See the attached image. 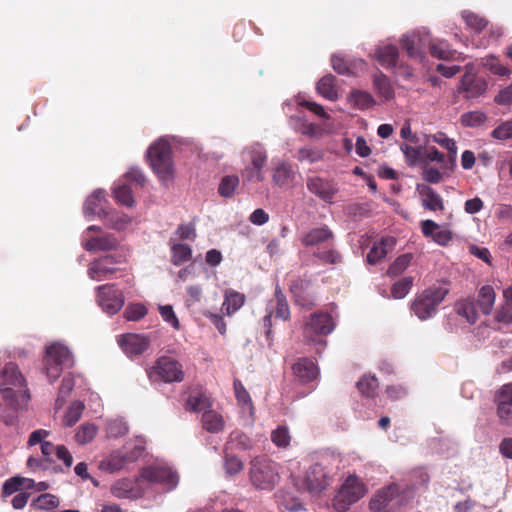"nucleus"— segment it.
Returning a JSON list of instances; mask_svg holds the SVG:
<instances>
[{
    "label": "nucleus",
    "mask_w": 512,
    "mask_h": 512,
    "mask_svg": "<svg viewBox=\"0 0 512 512\" xmlns=\"http://www.w3.org/2000/svg\"><path fill=\"white\" fill-rule=\"evenodd\" d=\"M245 303V295L232 289L224 292V301L222 303V312L225 315H232L238 311Z\"/></svg>",
    "instance_id": "nucleus-31"
},
{
    "label": "nucleus",
    "mask_w": 512,
    "mask_h": 512,
    "mask_svg": "<svg viewBox=\"0 0 512 512\" xmlns=\"http://www.w3.org/2000/svg\"><path fill=\"white\" fill-rule=\"evenodd\" d=\"M74 385H75V381H74L72 375L69 374L62 379V382H61V385H60V388L58 391V396L56 399V405L58 408H60L63 405L65 398L72 391Z\"/></svg>",
    "instance_id": "nucleus-61"
},
{
    "label": "nucleus",
    "mask_w": 512,
    "mask_h": 512,
    "mask_svg": "<svg viewBox=\"0 0 512 512\" xmlns=\"http://www.w3.org/2000/svg\"><path fill=\"white\" fill-rule=\"evenodd\" d=\"M487 84L483 79L476 75L475 67L472 63L465 65V73L462 76L458 92L463 93L465 98H477L485 93Z\"/></svg>",
    "instance_id": "nucleus-18"
},
{
    "label": "nucleus",
    "mask_w": 512,
    "mask_h": 512,
    "mask_svg": "<svg viewBox=\"0 0 512 512\" xmlns=\"http://www.w3.org/2000/svg\"><path fill=\"white\" fill-rule=\"evenodd\" d=\"M84 410V404L81 401H74L66 411L64 417H63V424L67 427L73 426L75 423H77L83 413Z\"/></svg>",
    "instance_id": "nucleus-49"
},
{
    "label": "nucleus",
    "mask_w": 512,
    "mask_h": 512,
    "mask_svg": "<svg viewBox=\"0 0 512 512\" xmlns=\"http://www.w3.org/2000/svg\"><path fill=\"white\" fill-rule=\"evenodd\" d=\"M394 245L395 239L393 237H383L380 241L375 242L367 254L368 263L375 264L383 259L388 253V248L391 249Z\"/></svg>",
    "instance_id": "nucleus-33"
},
{
    "label": "nucleus",
    "mask_w": 512,
    "mask_h": 512,
    "mask_svg": "<svg viewBox=\"0 0 512 512\" xmlns=\"http://www.w3.org/2000/svg\"><path fill=\"white\" fill-rule=\"evenodd\" d=\"M34 485L35 481L30 478L20 476L12 477L4 482L2 487L3 495L10 496L22 489H32Z\"/></svg>",
    "instance_id": "nucleus-39"
},
{
    "label": "nucleus",
    "mask_w": 512,
    "mask_h": 512,
    "mask_svg": "<svg viewBox=\"0 0 512 512\" xmlns=\"http://www.w3.org/2000/svg\"><path fill=\"white\" fill-rule=\"evenodd\" d=\"M413 284L412 277H404L393 284L391 293L394 299L404 298L410 291Z\"/></svg>",
    "instance_id": "nucleus-58"
},
{
    "label": "nucleus",
    "mask_w": 512,
    "mask_h": 512,
    "mask_svg": "<svg viewBox=\"0 0 512 512\" xmlns=\"http://www.w3.org/2000/svg\"><path fill=\"white\" fill-rule=\"evenodd\" d=\"M49 434L50 432L47 430L38 429L31 433L28 440V445L30 446H34L38 443L41 444L42 460L47 464L54 461V453L57 447V445L44 440Z\"/></svg>",
    "instance_id": "nucleus-27"
},
{
    "label": "nucleus",
    "mask_w": 512,
    "mask_h": 512,
    "mask_svg": "<svg viewBox=\"0 0 512 512\" xmlns=\"http://www.w3.org/2000/svg\"><path fill=\"white\" fill-rule=\"evenodd\" d=\"M417 191L421 197L422 206L430 211L444 209L443 199L433 188L425 184H418Z\"/></svg>",
    "instance_id": "nucleus-28"
},
{
    "label": "nucleus",
    "mask_w": 512,
    "mask_h": 512,
    "mask_svg": "<svg viewBox=\"0 0 512 512\" xmlns=\"http://www.w3.org/2000/svg\"><path fill=\"white\" fill-rule=\"evenodd\" d=\"M296 159L299 162H308L313 164L323 159V152L316 148L302 147L297 151Z\"/></svg>",
    "instance_id": "nucleus-50"
},
{
    "label": "nucleus",
    "mask_w": 512,
    "mask_h": 512,
    "mask_svg": "<svg viewBox=\"0 0 512 512\" xmlns=\"http://www.w3.org/2000/svg\"><path fill=\"white\" fill-rule=\"evenodd\" d=\"M298 171L294 165L281 158H274L271 167V181L274 186L287 189L295 185Z\"/></svg>",
    "instance_id": "nucleus-15"
},
{
    "label": "nucleus",
    "mask_w": 512,
    "mask_h": 512,
    "mask_svg": "<svg viewBox=\"0 0 512 512\" xmlns=\"http://www.w3.org/2000/svg\"><path fill=\"white\" fill-rule=\"evenodd\" d=\"M117 343L128 357H134L148 349L150 338L145 334L126 333L117 337Z\"/></svg>",
    "instance_id": "nucleus-19"
},
{
    "label": "nucleus",
    "mask_w": 512,
    "mask_h": 512,
    "mask_svg": "<svg viewBox=\"0 0 512 512\" xmlns=\"http://www.w3.org/2000/svg\"><path fill=\"white\" fill-rule=\"evenodd\" d=\"M373 82L375 88L382 97L385 99H390L393 96L394 92L390 85L389 79L383 73H377L374 76Z\"/></svg>",
    "instance_id": "nucleus-53"
},
{
    "label": "nucleus",
    "mask_w": 512,
    "mask_h": 512,
    "mask_svg": "<svg viewBox=\"0 0 512 512\" xmlns=\"http://www.w3.org/2000/svg\"><path fill=\"white\" fill-rule=\"evenodd\" d=\"M101 228L99 226H89L83 234V246L89 252L96 251H109L113 250L117 247L118 241L117 239L111 235H104L101 237H91L88 238V233L90 231H100Z\"/></svg>",
    "instance_id": "nucleus-22"
},
{
    "label": "nucleus",
    "mask_w": 512,
    "mask_h": 512,
    "mask_svg": "<svg viewBox=\"0 0 512 512\" xmlns=\"http://www.w3.org/2000/svg\"><path fill=\"white\" fill-rule=\"evenodd\" d=\"M492 137L497 140H508L512 138V120L505 121L497 126L491 133Z\"/></svg>",
    "instance_id": "nucleus-64"
},
{
    "label": "nucleus",
    "mask_w": 512,
    "mask_h": 512,
    "mask_svg": "<svg viewBox=\"0 0 512 512\" xmlns=\"http://www.w3.org/2000/svg\"><path fill=\"white\" fill-rule=\"evenodd\" d=\"M413 259V255L411 253H406L400 255L389 267L388 274L390 276H397L404 272L408 266L410 265Z\"/></svg>",
    "instance_id": "nucleus-56"
},
{
    "label": "nucleus",
    "mask_w": 512,
    "mask_h": 512,
    "mask_svg": "<svg viewBox=\"0 0 512 512\" xmlns=\"http://www.w3.org/2000/svg\"><path fill=\"white\" fill-rule=\"evenodd\" d=\"M306 187L311 194L327 204L334 203V199L339 191L337 183L318 175L308 176Z\"/></svg>",
    "instance_id": "nucleus-17"
},
{
    "label": "nucleus",
    "mask_w": 512,
    "mask_h": 512,
    "mask_svg": "<svg viewBox=\"0 0 512 512\" xmlns=\"http://www.w3.org/2000/svg\"><path fill=\"white\" fill-rule=\"evenodd\" d=\"M400 149L403 152L408 164L412 166L418 164L423 156L421 146L413 147L407 143H403L400 145Z\"/></svg>",
    "instance_id": "nucleus-59"
},
{
    "label": "nucleus",
    "mask_w": 512,
    "mask_h": 512,
    "mask_svg": "<svg viewBox=\"0 0 512 512\" xmlns=\"http://www.w3.org/2000/svg\"><path fill=\"white\" fill-rule=\"evenodd\" d=\"M432 141L444 149L448 150L450 157L454 160L457 156V146L454 139L449 138L445 133L443 132H437L432 135H424V144L428 145L429 142Z\"/></svg>",
    "instance_id": "nucleus-38"
},
{
    "label": "nucleus",
    "mask_w": 512,
    "mask_h": 512,
    "mask_svg": "<svg viewBox=\"0 0 512 512\" xmlns=\"http://www.w3.org/2000/svg\"><path fill=\"white\" fill-rule=\"evenodd\" d=\"M401 489L399 485L393 483L378 490L371 498L369 507L373 512H391L390 503L399 495Z\"/></svg>",
    "instance_id": "nucleus-24"
},
{
    "label": "nucleus",
    "mask_w": 512,
    "mask_h": 512,
    "mask_svg": "<svg viewBox=\"0 0 512 512\" xmlns=\"http://www.w3.org/2000/svg\"><path fill=\"white\" fill-rule=\"evenodd\" d=\"M239 184L240 179L236 174L226 175L219 182L218 193L223 198H231L234 196Z\"/></svg>",
    "instance_id": "nucleus-45"
},
{
    "label": "nucleus",
    "mask_w": 512,
    "mask_h": 512,
    "mask_svg": "<svg viewBox=\"0 0 512 512\" xmlns=\"http://www.w3.org/2000/svg\"><path fill=\"white\" fill-rule=\"evenodd\" d=\"M428 48L430 54L438 59L448 60L454 57L455 50L451 49L445 40L429 39Z\"/></svg>",
    "instance_id": "nucleus-40"
},
{
    "label": "nucleus",
    "mask_w": 512,
    "mask_h": 512,
    "mask_svg": "<svg viewBox=\"0 0 512 512\" xmlns=\"http://www.w3.org/2000/svg\"><path fill=\"white\" fill-rule=\"evenodd\" d=\"M234 391L236 399L241 406L242 413H247L252 419L254 415V407L248 391L245 389L240 380H234Z\"/></svg>",
    "instance_id": "nucleus-37"
},
{
    "label": "nucleus",
    "mask_w": 512,
    "mask_h": 512,
    "mask_svg": "<svg viewBox=\"0 0 512 512\" xmlns=\"http://www.w3.org/2000/svg\"><path fill=\"white\" fill-rule=\"evenodd\" d=\"M252 447L253 440L242 431L236 430L230 433L225 445V451L249 450Z\"/></svg>",
    "instance_id": "nucleus-35"
},
{
    "label": "nucleus",
    "mask_w": 512,
    "mask_h": 512,
    "mask_svg": "<svg viewBox=\"0 0 512 512\" xmlns=\"http://www.w3.org/2000/svg\"><path fill=\"white\" fill-rule=\"evenodd\" d=\"M201 423L203 428L209 433H219L225 427V421L222 415L212 409L204 411Z\"/></svg>",
    "instance_id": "nucleus-34"
},
{
    "label": "nucleus",
    "mask_w": 512,
    "mask_h": 512,
    "mask_svg": "<svg viewBox=\"0 0 512 512\" xmlns=\"http://www.w3.org/2000/svg\"><path fill=\"white\" fill-rule=\"evenodd\" d=\"M130 464L126 449L115 450L99 462V469L107 473H115Z\"/></svg>",
    "instance_id": "nucleus-26"
},
{
    "label": "nucleus",
    "mask_w": 512,
    "mask_h": 512,
    "mask_svg": "<svg viewBox=\"0 0 512 512\" xmlns=\"http://www.w3.org/2000/svg\"><path fill=\"white\" fill-rule=\"evenodd\" d=\"M447 289L439 286L424 290L413 302L412 310L420 320H427L436 314L438 305L444 300Z\"/></svg>",
    "instance_id": "nucleus-10"
},
{
    "label": "nucleus",
    "mask_w": 512,
    "mask_h": 512,
    "mask_svg": "<svg viewBox=\"0 0 512 512\" xmlns=\"http://www.w3.org/2000/svg\"><path fill=\"white\" fill-rule=\"evenodd\" d=\"M497 415L506 425H512V382L504 384L495 394Z\"/></svg>",
    "instance_id": "nucleus-23"
},
{
    "label": "nucleus",
    "mask_w": 512,
    "mask_h": 512,
    "mask_svg": "<svg viewBox=\"0 0 512 512\" xmlns=\"http://www.w3.org/2000/svg\"><path fill=\"white\" fill-rule=\"evenodd\" d=\"M271 441L279 448H286L289 446L291 436L286 426H278L271 432Z\"/></svg>",
    "instance_id": "nucleus-55"
},
{
    "label": "nucleus",
    "mask_w": 512,
    "mask_h": 512,
    "mask_svg": "<svg viewBox=\"0 0 512 512\" xmlns=\"http://www.w3.org/2000/svg\"><path fill=\"white\" fill-rule=\"evenodd\" d=\"M462 18L465 21L466 25L475 30L476 32L482 31L487 26V20L474 12L465 10L462 12Z\"/></svg>",
    "instance_id": "nucleus-54"
},
{
    "label": "nucleus",
    "mask_w": 512,
    "mask_h": 512,
    "mask_svg": "<svg viewBox=\"0 0 512 512\" xmlns=\"http://www.w3.org/2000/svg\"><path fill=\"white\" fill-rule=\"evenodd\" d=\"M96 290L97 303L105 313L114 315L121 310L124 305V295L114 284L101 285Z\"/></svg>",
    "instance_id": "nucleus-16"
},
{
    "label": "nucleus",
    "mask_w": 512,
    "mask_h": 512,
    "mask_svg": "<svg viewBox=\"0 0 512 512\" xmlns=\"http://www.w3.org/2000/svg\"><path fill=\"white\" fill-rule=\"evenodd\" d=\"M240 159L244 165L243 171H245L256 166H266L268 153L263 144L254 142L241 150Z\"/></svg>",
    "instance_id": "nucleus-21"
},
{
    "label": "nucleus",
    "mask_w": 512,
    "mask_h": 512,
    "mask_svg": "<svg viewBox=\"0 0 512 512\" xmlns=\"http://www.w3.org/2000/svg\"><path fill=\"white\" fill-rule=\"evenodd\" d=\"M367 493V488L356 475H350L341 485L333 499V507L337 512H346L351 505L359 501Z\"/></svg>",
    "instance_id": "nucleus-9"
},
{
    "label": "nucleus",
    "mask_w": 512,
    "mask_h": 512,
    "mask_svg": "<svg viewBox=\"0 0 512 512\" xmlns=\"http://www.w3.org/2000/svg\"><path fill=\"white\" fill-rule=\"evenodd\" d=\"M335 321L328 313L319 312L310 315L303 327V337L308 344L315 345L318 349L326 346L325 337L335 329Z\"/></svg>",
    "instance_id": "nucleus-6"
},
{
    "label": "nucleus",
    "mask_w": 512,
    "mask_h": 512,
    "mask_svg": "<svg viewBox=\"0 0 512 512\" xmlns=\"http://www.w3.org/2000/svg\"><path fill=\"white\" fill-rule=\"evenodd\" d=\"M291 123L295 131L310 138H317L329 131L327 126L321 127L317 124L307 122L302 118H291Z\"/></svg>",
    "instance_id": "nucleus-30"
},
{
    "label": "nucleus",
    "mask_w": 512,
    "mask_h": 512,
    "mask_svg": "<svg viewBox=\"0 0 512 512\" xmlns=\"http://www.w3.org/2000/svg\"><path fill=\"white\" fill-rule=\"evenodd\" d=\"M74 357L70 349L62 342H54L46 346L43 359L44 371L50 383L55 382L62 371L74 365Z\"/></svg>",
    "instance_id": "nucleus-5"
},
{
    "label": "nucleus",
    "mask_w": 512,
    "mask_h": 512,
    "mask_svg": "<svg viewBox=\"0 0 512 512\" xmlns=\"http://www.w3.org/2000/svg\"><path fill=\"white\" fill-rule=\"evenodd\" d=\"M275 313L276 317L282 320H287L290 316L289 306L285 295L282 293L279 286L275 288L274 298L266 303L265 315L263 316V327L265 329V336L269 344L272 342V316Z\"/></svg>",
    "instance_id": "nucleus-12"
},
{
    "label": "nucleus",
    "mask_w": 512,
    "mask_h": 512,
    "mask_svg": "<svg viewBox=\"0 0 512 512\" xmlns=\"http://www.w3.org/2000/svg\"><path fill=\"white\" fill-rule=\"evenodd\" d=\"M102 219L107 227L118 231L126 229L132 222V218L128 215L115 211L106 212Z\"/></svg>",
    "instance_id": "nucleus-42"
},
{
    "label": "nucleus",
    "mask_w": 512,
    "mask_h": 512,
    "mask_svg": "<svg viewBox=\"0 0 512 512\" xmlns=\"http://www.w3.org/2000/svg\"><path fill=\"white\" fill-rule=\"evenodd\" d=\"M249 476L252 485L260 490H272L280 479L277 464L265 457L251 461Z\"/></svg>",
    "instance_id": "nucleus-8"
},
{
    "label": "nucleus",
    "mask_w": 512,
    "mask_h": 512,
    "mask_svg": "<svg viewBox=\"0 0 512 512\" xmlns=\"http://www.w3.org/2000/svg\"><path fill=\"white\" fill-rule=\"evenodd\" d=\"M481 63L484 67L488 68L493 74L499 76H508L510 74V69L501 65L497 58L493 55L486 56L482 58Z\"/></svg>",
    "instance_id": "nucleus-57"
},
{
    "label": "nucleus",
    "mask_w": 512,
    "mask_h": 512,
    "mask_svg": "<svg viewBox=\"0 0 512 512\" xmlns=\"http://www.w3.org/2000/svg\"><path fill=\"white\" fill-rule=\"evenodd\" d=\"M30 400L26 380L15 363L9 362L0 369V417L5 408L13 411L25 409Z\"/></svg>",
    "instance_id": "nucleus-2"
},
{
    "label": "nucleus",
    "mask_w": 512,
    "mask_h": 512,
    "mask_svg": "<svg viewBox=\"0 0 512 512\" xmlns=\"http://www.w3.org/2000/svg\"><path fill=\"white\" fill-rule=\"evenodd\" d=\"M294 376L303 384L315 380L318 376V368L314 362L308 358L299 359L292 366Z\"/></svg>",
    "instance_id": "nucleus-29"
},
{
    "label": "nucleus",
    "mask_w": 512,
    "mask_h": 512,
    "mask_svg": "<svg viewBox=\"0 0 512 512\" xmlns=\"http://www.w3.org/2000/svg\"><path fill=\"white\" fill-rule=\"evenodd\" d=\"M171 261L174 265H180L187 262L192 257V249L189 245L183 243H175L174 238H171Z\"/></svg>",
    "instance_id": "nucleus-44"
},
{
    "label": "nucleus",
    "mask_w": 512,
    "mask_h": 512,
    "mask_svg": "<svg viewBox=\"0 0 512 512\" xmlns=\"http://www.w3.org/2000/svg\"><path fill=\"white\" fill-rule=\"evenodd\" d=\"M429 39L428 32L412 31L402 35L399 42L409 58L423 63L426 58L425 49L428 47Z\"/></svg>",
    "instance_id": "nucleus-14"
},
{
    "label": "nucleus",
    "mask_w": 512,
    "mask_h": 512,
    "mask_svg": "<svg viewBox=\"0 0 512 512\" xmlns=\"http://www.w3.org/2000/svg\"><path fill=\"white\" fill-rule=\"evenodd\" d=\"M151 381H164L166 383L180 382L184 378L181 365L170 357L159 358L155 365L148 370Z\"/></svg>",
    "instance_id": "nucleus-13"
},
{
    "label": "nucleus",
    "mask_w": 512,
    "mask_h": 512,
    "mask_svg": "<svg viewBox=\"0 0 512 512\" xmlns=\"http://www.w3.org/2000/svg\"><path fill=\"white\" fill-rule=\"evenodd\" d=\"M147 156L150 166L162 182L170 181L174 177V163L170 137H160L152 143Z\"/></svg>",
    "instance_id": "nucleus-4"
},
{
    "label": "nucleus",
    "mask_w": 512,
    "mask_h": 512,
    "mask_svg": "<svg viewBox=\"0 0 512 512\" xmlns=\"http://www.w3.org/2000/svg\"><path fill=\"white\" fill-rule=\"evenodd\" d=\"M211 407L210 398L205 393L191 394L186 401V409L191 412L207 411Z\"/></svg>",
    "instance_id": "nucleus-43"
},
{
    "label": "nucleus",
    "mask_w": 512,
    "mask_h": 512,
    "mask_svg": "<svg viewBox=\"0 0 512 512\" xmlns=\"http://www.w3.org/2000/svg\"><path fill=\"white\" fill-rule=\"evenodd\" d=\"M107 199L105 197V191L102 189H96L87 197L83 206V214L87 220H91L92 217L103 218L105 213V204Z\"/></svg>",
    "instance_id": "nucleus-25"
},
{
    "label": "nucleus",
    "mask_w": 512,
    "mask_h": 512,
    "mask_svg": "<svg viewBox=\"0 0 512 512\" xmlns=\"http://www.w3.org/2000/svg\"><path fill=\"white\" fill-rule=\"evenodd\" d=\"M333 237L331 230L326 227H317L307 231L301 238V242L305 246H315L327 242Z\"/></svg>",
    "instance_id": "nucleus-32"
},
{
    "label": "nucleus",
    "mask_w": 512,
    "mask_h": 512,
    "mask_svg": "<svg viewBox=\"0 0 512 512\" xmlns=\"http://www.w3.org/2000/svg\"><path fill=\"white\" fill-rule=\"evenodd\" d=\"M331 63L333 69L340 75H351L354 73L356 67L355 64L349 63L346 59L337 54L332 56Z\"/></svg>",
    "instance_id": "nucleus-60"
},
{
    "label": "nucleus",
    "mask_w": 512,
    "mask_h": 512,
    "mask_svg": "<svg viewBox=\"0 0 512 512\" xmlns=\"http://www.w3.org/2000/svg\"><path fill=\"white\" fill-rule=\"evenodd\" d=\"M147 314L146 307L141 303L130 304L125 309L124 315L128 321H137Z\"/></svg>",
    "instance_id": "nucleus-63"
},
{
    "label": "nucleus",
    "mask_w": 512,
    "mask_h": 512,
    "mask_svg": "<svg viewBox=\"0 0 512 512\" xmlns=\"http://www.w3.org/2000/svg\"><path fill=\"white\" fill-rule=\"evenodd\" d=\"M378 380L375 376L364 375L358 382L357 387L359 391L366 397H372L378 388Z\"/></svg>",
    "instance_id": "nucleus-52"
},
{
    "label": "nucleus",
    "mask_w": 512,
    "mask_h": 512,
    "mask_svg": "<svg viewBox=\"0 0 512 512\" xmlns=\"http://www.w3.org/2000/svg\"><path fill=\"white\" fill-rule=\"evenodd\" d=\"M456 311L459 316L465 318L470 324L477 320V309L473 301L464 299L456 304Z\"/></svg>",
    "instance_id": "nucleus-46"
},
{
    "label": "nucleus",
    "mask_w": 512,
    "mask_h": 512,
    "mask_svg": "<svg viewBox=\"0 0 512 512\" xmlns=\"http://www.w3.org/2000/svg\"><path fill=\"white\" fill-rule=\"evenodd\" d=\"M122 261V257L116 258L114 255L101 257L90 264L88 276L94 281L108 279L117 270L115 265Z\"/></svg>",
    "instance_id": "nucleus-20"
},
{
    "label": "nucleus",
    "mask_w": 512,
    "mask_h": 512,
    "mask_svg": "<svg viewBox=\"0 0 512 512\" xmlns=\"http://www.w3.org/2000/svg\"><path fill=\"white\" fill-rule=\"evenodd\" d=\"M486 121L485 113L481 111H472L464 113L461 116V122L466 127H476L482 125Z\"/></svg>",
    "instance_id": "nucleus-62"
},
{
    "label": "nucleus",
    "mask_w": 512,
    "mask_h": 512,
    "mask_svg": "<svg viewBox=\"0 0 512 512\" xmlns=\"http://www.w3.org/2000/svg\"><path fill=\"white\" fill-rule=\"evenodd\" d=\"M335 80L336 78L332 74L325 75L317 83V92L327 100L336 101L339 96Z\"/></svg>",
    "instance_id": "nucleus-36"
},
{
    "label": "nucleus",
    "mask_w": 512,
    "mask_h": 512,
    "mask_svg": "<svg viewBox=\"0 0 512 512\" xmlns=\"http://www.w3.org/2000/svg\"><path fill=\"white\" fill-rule=\"evenodd\" d=\"M348 101L359 109H368L375 103L371 94L358 90L350 93Z\"/></svg>",
    "instance_id": "nucleus-48"
},
{
    "label": "nucleus",
    "mask_w": 512,
    "mask_h": 512,
    "mask_svg": "<svg viewBox=\"0 0 512 512\" xmlns=\"http://www.w3.org/2000/svg\"><path fill=\"white\" fill-rule=\"evenodd\" d=\"M179 477L175 471L163 463H154L141 469L135 479L120 478L110 487L111 494L118 499L137 500L144 496L154 485L170 491L178 485Z\"/></svg>",
    "instance_id": "nucleus-1"
},
{
    "label": "nucleus",
    "mask_w": 512,
    "mask_h": 512,
    "mask_svg": "<svg viewBox=\"0 0 512 512\" xmlns=\"http://www.w3.org/2000/svg\"><path fill=\"white\" fill-rule=\"evenodd\" d=\"M143 186L145 183V176L138 168H131L123 178L115 183L113 188V195L117 203L123 206L132 207L135 204L133 197L132 184Z\"/></svg>",
    "instance_id": "nucleus-11"
},
{
    "label": "nucleus",
    "mask_w": 512,
    "mask_h": 512,
    "mask_svg": "<svg viewBox=\"0 0 512 512\" xmlns=\"http://www.w3.org/2000/svg\"><path fill=\"white\" fill-rule=\"evenodd\" d=\"M496 294L490 285H485L479 290L477 306L483 314H489L495 303Z\"/></svg>",
    "instance_id": "nucleus-41"
},
{
    "label": "nucleus",
    "mask_w": 512,
    "mask_h": 512,
    "mask_svg": "<svg viewBox=\"0 0 512 512\" xmlns=\"http://www.w3.org/2000/svg\"><path fill=\"white\" fill-rule=\"evenodd\" d=\"M98 428L93 423H84L82 424L78 430L75 433V441L79 445H85L89 442H91L96 434H97Z\"/></svg>",
    "instance_id": "nucleus-47"
},
{
    "label": "nucleus",
    "mask_w": 512,
    "mask_h": 512,
    "mask_svg": "<svg viewBox=\"0 0 512 512\" xmlns=\"http://www.w3.org/2000/svg\"><path fill=\"white\" fill-rule=\"evenodd\" d=\"M374 58L383 68L404 80H409L413 77V68L400 58L399 49L394 44H379L375 48Z\"/></svg>",
    "instance_id": "nucleus-7"
},
{
    "label": "nucleus",
    "mask_w": 512,
    "mask_h": 512,
    "mask_svg": "<svg viewBox=\"0 0 512 512\" xmlns=\"http://www.w3.org/2000/svg\"><path fill=\"white\" fill-rule=\"evenodd\" d=\"M312 460L306 469L304 484L310 493H321L331 484L340 459L338 455L323 452L316 454Z\"/></svg>",
    "instance_id": "nucleus-3"
},
{
    "label": "nucleus",
    "mask_w": 512,
    "mask_h": 512,
    "mask_svg": "<svg viewBox=\"0 0 512 512\" xmlns=\"http://www.w3.org/2000/svg\"><path fill=\"white\" fill-rule=\"evenodd\" d=\"M106 432L110 438H119L128 433V425L122 418L109 420Z\"/></svg>",
    "instance_id": "nucleus-51"
}]
</instances>
